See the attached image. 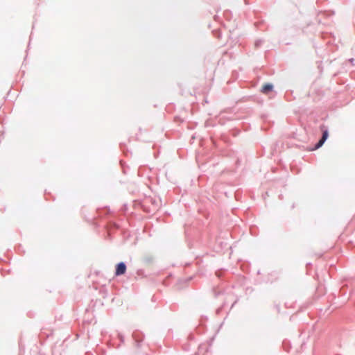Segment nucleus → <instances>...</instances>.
Segmentation results:
<instances>
[{"label": "nucleus", "mask_w": 355, "mask_h": 355, "mask_svg": "<svg viewBox=\"0 0 355 355\" xmlns=\"http://www.w3.org/2000/svg\"><path fill=\"white\" fill-rule=\"evenodd\" d=\"M118 228H119L118 225H116L114 223H110L109 227H108V232L110 231V229H115V230H116Z\"/></svg>", "instance_id": "9d476101"}, {"label": "nucleus", "mask_w": 355, "mask_h": 355, "mask_svg": "<svg viewBox=\"0 0 355 355\" xmlns=\"http://www.w3.org/2000/svg\"><path fill=\"white\" fill-rule=\"evenodd\" d=\"M236 164L237 166H239L240 164V159L239 158H237L236 161Z\"/></svg>", "instance_id": "aec40b11"}, {"label": "nucleus", "mask_w": 355, "mask_h": 355, "mask_svg": "<svg viewBox=\"0 0 355 355\" xmlns=\"http://www.w3.org/2000/svg\"><path fill=\"white\" fill-rule=\"evenodd\" d=\"M347 286H343L341 287V288L340 289V291H339V294L341 295V296H345L347 293Z\"/></svg>", "instance_id": "6e6552de"}, {"label": "nucleus", "mask_w": 355, "mask_h": 355, "mask_svg": "<svg viewBox=\"0 0 355 355\" xmlns=\"http://www.w3.org/2000/svg\"><path fill=\"white\" fill-rule=\"evenodd\" d=\"M263 42H264V41H263V40H262V39H258V40H257L255 41V42H254V46H255V47H256V48H259V47L262 45V44L263 43Z\"/></svg>", "instance_id": "1a4fd4ad"}, {"label": "nucleus", "mask_w": 355, "mask_h": 355, "mask_svg": "<svg viewBox=\"0 0 355 355\" xmlns=\"http://www.w3.org/2000/svg\"><path fill=\"white\" fill-rule=\"evenodd\" d=\"M294 207H295V205L293 204V205H292V208L293 209Z\"/></svg>", "instance_id": "cd10ccee"}, {"label": "nucleus", "mask_w": 355, "mask_h": 355, "mask_svg": "<svg viewBox=\"0 0 355 355\" xmlns=\"http://www.w3.org/2000/svg\"><path fill=\"white\" fill-rule=\"evenodd\" d=\"M349 62L352 64L354 65V58H350L349 59Z\"/></svg>", "instance_id": "a211bd4d"}, {"label": "nucleus", "mask_w": 355, "mask_h": 355, "mask_svg": "<svg viewBox=\"0 0 355 355\" xmlns=\"http://www.w3.org/2000/svg\"><path fill=\"white\" fill-rule=\"evenodd\" d=\"M125 144H120V147H121V149L122 150H123V147H125Z\"/></svg>", "instance_id": "412c9836"}, {"label": "nucleus", "mask_w": 355, "mask_h": 355, "mask_svg": "<svg viewBox=\"0 0 355 355\" xmlns=\"http://www.w3.org/2000/svg\"><path fill=\"white\" fill-rule=\"evenodd\" d=\"M230 12L228 11V10H226L225 12H224V15L225 17L227 19H230Z\"/></svg>", "instance_id": "4468645a"}, {"label": "nucleus", "mask_w": 355, "mask_h": 355, "mask_svg": "<svg viewBox=\"0 0 355 355\" xmlns=\"http://www.w3.org/2000/svg\"><path fill=\"white\" fill-rule=\"evenodd\" d=\"M133 345L138 352H141L148 347V344L145 342L144 334L138 329L133 331L132 334Z\"/></svg>", "instance_id": "f257e3e1"}, {"label": "nucleus", "mask_w": 355, "mask_h": 355, "mask_svg": "<svg viewBox=\"0 0 355 355\" xmlns=\"http://www.w3.org/2000/svg\"><path fill=\"white\" fill-rule=\"evenodd\" d=\"M319 128L322 132V136H321L320 139H322V141H326L329 136V128L327 125H326L323 123L320 124Z\"/></svg>", "instance_id": "20e7f679"}, {"label": "nucleus", "mask_w": 355, "mask_h": 355, "mask_svg": "<svg viewBox=\"0 0 355 355\" xmlns=\"http://www.w3.org/2000/svg\"><path fill=\"white\" fill-rule=\"evenodd\" d=\"M193 279V277L191 276L185 279H180V281L182 282V281H184L185 282H189V281H191V279Z\"/></svg>", "instance_id": "2eb2a0df"}, {"label": "nucleus", "mask_w": 355, "mask_h": 355, "mask_svg": "<svg viewBox=\"0 0 355 355\" xmlns=\"http://www.w3.org/2000/svg\"><path fill=\"white\" fill-rule=\"evenodd\" d=\"M153 260V258L150 256L145 257L144 258V261L146 263H150Z\"/></svg>", "instance_id": "f8f14e48"}, {"label": "nucleus", "mask_w": 355, "mask_h": 355, "mask_svg": "<svg viewBox=\"0 0 355 355\" xmlns=\"http://www.w3.org/2000/svg\"><path fill=\"white\" fill-rule=\"evenodd\" d=\"M215 297H217L219 295H220V291H216L215 289L213 290Z\"/></svg>", "instance_id": "dca6fc26"}, {"label": "nucleus", "mask_w": 355, "mask_h": 355, "mask_svg": "<svg viewBox=\"0 0 355 355\" xmlns=\"http://www.w3.org/2000/svg\"><path fill=\"white\" fill-rule=\"evenodd\" d=\"M311 263H306V267H308V266H311Z\"/></svg>", "instance_id": "b1692460"}, {"label": "nucleus", "mask_w": 355, "mask_h": 355, "mask_svg": "<svg viewBox=\"0 0 355 355\" xmlns=\"http://www.w3.org/2000/svg\"><path fill=\"white\" fill-rule=\"evenodd\" d=\"M325 143V141H322V139H319V140L313 145V146L311 148V150H315L321 148L324 144Z\"/></svg>", "instance_id": "0eeeda50"}, {"label": "nucleus", "mask_w": 355, "mask_h": 355, "mask_svg": "<svg viewBox=\"0 0 355 355\" xmlns=\"http://www.w3.org/2000/svg\"><path fill=\"white\" fill-rule=\"evenodd\" d=\"M219 19V17L218 15L214 16V19L217 21Z\"/></svg>", "instance_id": "5701e85b"}, {"label": "nucleus", "mask_w": 355, "mask_h": 355, "mask_svg": "<svg viewBox=\"0 0 355 355\" xmlns=\"http://www.w3.org/2000/svg\"><path fill=\"white\" fill-rule=\"evenodd\" d=\"M128 209V205L127 204H124L122 207V211L123 212H125L126 210Z\"/></svg>", "instance_id": "f3484780"}, {"label": "nucleus", "mask_w": 355, "mask_h": 355, "mask_svg": "<svg viewBox=\"0 0 355 355\" xmlns=\"http://www.w3.org/2000/svg\"><path fill=\"white\" fill-rule=\"evenodd\" d=\"M322 37H325L326 36L329 35L328 33H321Z\"/></svg>", "instance_id": "6ab92c4d"}, {"label": "nucleus", "mask_w": 355, "mask_h": 355, "mask_svg": "<svg viewBox=\"0 0 355 355\" xmlns=\"http://www.w3.org/2000/svg\"><path fill=\"white\" fill-rule=\"evenodd\" d=\"M127 270V266L125 262L120 261L115 266L114 275L116 277L121 276L124 275Z\"/></svg>", "instance_id": "7ed1b4c3"}, {"label": "nucleus", "mask_w": 355, "mask_h": 355, "mask_svg": "<svg viewBox=\"0 0 355 355\" xmlns=\"http://www.w3.org/2000/svg\"><path fill=\"white\" fill-rule=\"evenodd\" d=\"M274 89V85L270 83H266L263 85L261 89V92L264 94H268L272 92Z\"/></svg>", "instance_id": "39448f33"}, {"label": "nucleus", "mask_w": 355, "mask_h": 355, "mask_svg": "<svg viewBox=\"0 0 355 355\" xmlns=\"http://www.w3.org/2000/svg\"><path fill=\"white\" fill-rule=\"evenodd\" d=\"M257 274H260V270H259L257 271Z\"/></svg>", "instance_id": "c85d7f7f"}, {"label": "nucleus", "mask_w": 355, "mask_h": 355, "mask_svg": "<svg viewBox=\"0 0 355 355\" xmlns=\"http://www.w3.org/2000/svg\"><path fill=\"white\" fill-rule=\"evenodd\" d=\"M116 337L119 339V343H115L114 338H112L109 342V346H112L116 349H119L125 342V336L121 332H116Z\"/></svg>", "instance_id": "f03ea898"}, {"label": "nucleus", "mask_w": 355, "mask_h": 355, "mask_svg": "<svg viewBox=\"0 0 355 355\" xmlns=\"http://www.w3.org/2000/svg\"><path fill=\"white\" fill-rule=\"evenodd\" d=\"M29 42H31V40ZM29 46H30V42H28V47H29Z\"/></svg>", "instance_id": "bb28decb"}, {"label": "nucleus", "mask_w": 355, "mask_h": 355, "mask_svg": "<svg viewBox=\"0 0 355 355\" xmlns=\"http://www.w3.org/2000/svg\"><path fill=\"white\" fill-rule=\"evenodd\" d=\"M223 306L224 305H223L222 306ZM222 309H223V307H220V308L218 309H217V313H218L221 311Z\"/></svg>", "instance_id": "4be33fe9"}, {"label": "nucleus", "mask_w": 355, "mask_h": 355, "mask_svg": "<svg viewBox=\"0 0 355 355\" xmlns=\"http://www.w3.org/2000/svg\"><path fill=\"white\" fill-rule=\"evenodd\" d=\"M237 302V300H236L232 305V307L234 306V304Z\"/></svg>", "instance_id": "393cba45"}, {"label": "nucleus", "mask_w": 355, "mask_h": 355, "mask_svg": "<svg viewBox=\"0 0 355 355\" xmlns=\"http://www.w3.org/2000/svg\"><path fill=\"white\" fill-rule=\"evenodd\" d=\"M110 212V209L108 207H105L103 208H98L96 209V213L98 214V217L103 218L107 215H108Z\"/></svg>", "instance_id": "423d86ee"}, {"label": "nucleus", "mask_w": 355, "mask_h": 355, "mask_svg": "<svg viewBox=\"0 0 355 355\" xmlns=\"http://www.w3.org/2000/svg\"><path fill=\"white\" fill-rule=\"evenodd\" d=\"M137 274L139 275V276H145L144 275V270L143 269H139L137 270Z\"/></svg>", "instance_id": "ddd939ff"}, {"label": "nucleus", "mask_w": 355, "mask_h": 355, "mask_svg": "<svg viewBox=\"0 0 355 355\" xmlns=\"http://www.w3.org/2000/svg\"><path fill=\"white\" fill-rule=\"evenodd\" d=\"M31 35H33V33H31ZM31 40V36H30V40Z\"/></svg>", "instance_id": "a878e982"}, {"label": "nucleus", "mask_w": 355, "mask_h": 355, "mask_svg": "<svg viewBox=\"0 0 355 355\" xmlns=\"http://www.w3.org/2000/svg\"><path fill=\"white\" fill-rule=\"evenodd\" d=\"M53 334V331H50L49 333H45L44 331H42L40 334V337L42 338L43 336H45L46 338H49L50 336H51Z\"/></svg>", "instance_id": "9b49d317"}]
</instances>
